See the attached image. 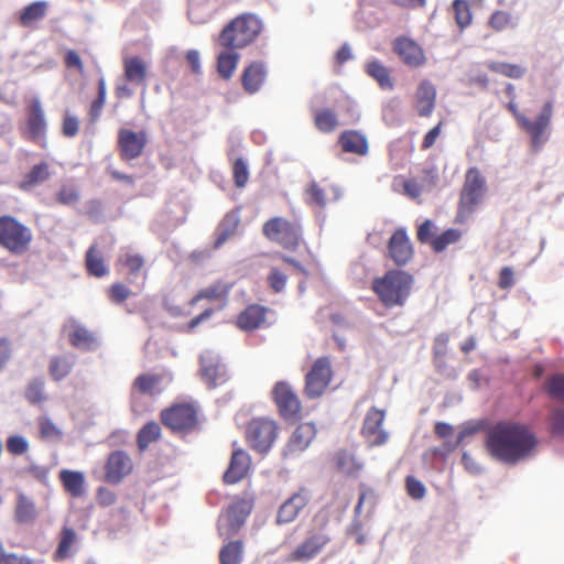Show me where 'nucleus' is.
<instances>
[{
  "label": "nucleus",
  "instance_id": "4",
  "mask_svg": "<svg viewBox=\"0 0 564 564\" xmlns=\"http://www.w3.org/2000/svg\"><path fill=\"white\" fill-rule=\"evenodd\" d=\"M487 191L486 178L478 167L471 166L466 171L459 193L455 221L465 223L475 213Z\"/></svg>",
  "mask_w": 564,
  "mask_h": 564
},
{
  "label": "nucleus",
  "instance_id": "29",
  "mask_svg": "<svg viewBox=\"0 0 564 564\" xmlns=\"http://www.w3.org/2000/svg\"><path fill=\"white\" fill-rule=\"evenodd\" d=\"M338 143L345 153H352L364 156L369 151L366 135L356 130H345L338 138Z\"/></svg>",
  "mask_w": 564,
  "mask_h": 564
},
{
  "label": "nucleus",
  "instance_id": "28",
  "mask_svg": "<svg viewBox=\"0 0 564 564\" xmlns=\"http://www.w3.org/2000/svg\"><path fill=\"white\" fill-rule=\"evenodd\" d=\"M269 310L259 304L248 305L237 317L240 329L251 332L260 328L265 323Z\"/></svg>",
  "mask_w": 564,
  "mask_h": 564
},
{
  "label": "nucleus",
  "instance_id": "57",
  "mask_svg": "<svg viewBox=\"0 0 564 564\" xmlns=\"http://www.w3.org/2000/svg\"><path fill=\"white\" fill-rule=\"evenodd\" d=\"M550 431L553 435L564 437V409L555 408L550 413Z\"/></svg>",
  "mask_w": 564,
  "mask_h": 564
},
{
  "label": "nucleus",
  "instance_id": "41",
  "mask_svg": "<svg viewBox=\"0 0 564 564\" xmlns=\"http://www.w3.org/2000/svg\"><path fill=\"white\" fill-rule=\"evenodd\" d=\"M76 532L74 529L68 527H63L61 533H59V541L57 549L54 552V560L55 561H63L70 556L72 554V547L74 546L76 542Z\"/></svg>",
  "mask_w": 564,
  "mask_h": 564
},
{
  "label": "nucleus",
  "instance_id": "16",
  "mask_svg": "<svg viewBox=\"0 0 564 564\" xmlns=\"http://www.w3.org/2000/svg\"><path fill=\"white\" fill-rule=\"evenodd\" d=\"M147 144L148 135L145 131H133L128 128L119 129L117 145L122 161H131L140 158Z\"/></svg>",
  "mask_w": 564,
  "mask_h": 564
},
{
  "label": "nucleus",
  "instance_id": "49",
  "mask_svg": "<svg viewBox=\"0 0 564 564\" xmlns=\"http://www.w3.org/2000/svg\"><path fill=\"white\" fill-rule=\"evenodd\" d=\"M24 398L31 404H40L46 401L44 380L42 378L31 380L24 390Z\"/></svg>",
  "mask_w": 564,
  "mask_h": 564
},
{
  "label": "nucleus",
  "instance_id": "22",
  "mask_svg": "<svg viewBox=\"0 0 564 564\" xmlns=\"http://www.w3.org/2000/svg\"><path fill=\"white\" fill-rule=\"evenodd\" d=\"M305 194L306 203L318 207H325L340 197L339 188L327 182H311L305 189Z\"/></svg>",
  "mask_w": 564,
  "mask_h": 564
},
{
  "label": "nucleus",
  "instance_id": "10",
  "mask_svg": "<svg viewBox=\"0 0 564 564\" xmlns=\"http://www.w3.org/2000/svg\"><path fill=\"white\" fill-rule=\"evenodd\" d=\"M253 505V496L237 498L219 518V534L227 538L235 535L245 524Z\"/></svg>",
  "mask_w": 564,
  "mask_h": 564
},
{
  "label": "nucleus",
  "instance_id": "34",
  "mask_svg": "<svg viewBox=\"0 0 564 564\" xmlns=\"http://www.w3.org/2000/svg\"><path fill=\"white\" fill-rule=\"evenodd\" d=\"M65 491L72 497H82L85 492V478L83 473L69 469H63L58 475Z\"/></svg>",
  "mask_w": 564,
  "mask_h": 564
},
{
  "label": "nucleus",
  "instance_id": "62",
  "mask_svg": "<svg viewBox=\"0 0 564 564\" xmlns=\"http://www.w3.org/2000/svg\"><path fill=\"white\" fill-rule=\"evenodd\" d=\"M79 131V120L77 117L65 113L62 121V133L66 138H74Z\"/></svg>",
  "mask_w": 564,
  "mask_h": 564
},
{
  "label": "nucleus",
  "instance_id": "6",
  "mask_svg": "<svg viewBox=\"0 0 564 564\" xmlns=\"http://www.w3.org/2000/svg\"><path fill=\"white\" fill-rule=\"evenodd\" d=\"M162 424L175 434H188L199 426V409L195 402H175L160 412Z\"/></svg>",
  "mask_w": 564,
  "mask_h": 564
},
{
  "label": "nucleus",
  "instance_id": "14",
  "mask_svg": "<svg viewBox=\"0 0 564 564\" xmlns=\"http://www.w3.org/2000/svg\"><path fill=\"white\" fill-rule=\"evenodd\" d=\"M273 401L280 415L291 422H296L301 416L302 405L292 387L285 381H279L272 390Z\"/></svg>",
  "mask_w": 564,
  "mask_h": 564
},
{
  "label": "nucleus",
  "instance_id": "61",
  "mask_svg": "<svg viewBox=\"0 0 564 564\" xmlns=\"http://www.w3.org/2000/svg\"><path fill=\"white\" fill-rule=\"evenodd\" d=\"M510 23H511L510 14L508 12L501 11V10L495 11L489 19L490 28L496 31L505 30L506 28L509 26Z\"/></svg>",
  "mask_w": 564,
  "mask_h": 564
},
{
  "label": "nucleus",
  "instance_id": "21",
  "mask_svg": "<svg viewBox=\"0 0 564 564\" xmlns=\"http://www.w3.org/2000/svg\"><path fill=\"white\" fill-rule=\"evenodd\" d=\"M389 257L397 265H405L413 257V248L405 229H397L388 242Z\"/></svg>",
  "mask_w": 564,
  "mask_h": 564
},
{
  "label": "nucleus",
  "instance_id": "11",
  "mask_svg": "<svg viewBox=\"0 0 564 564\" xmlns=\"http://www.w3.org/2000/svg\"><path fill=\"white\" fill-rule=\"evenodd\" d=\"M276 435L275 421L267 417L252 419L246 429L248 444L259 453H267L273 445Z\"/></svg>",
  "mask_w": 564,
  "mask_h": 564
},
{
  "label": "nucleus",
  "instance_id": "60",
  "mask_svg": "<svg viewBox=\"0 0 564 564\" xmlns=\"http://www.w3.org/2000/svg\"><path fill=\"white\" fill-rule=\"evenodd\" d=\"M405 487L408 495L413 499H422L425 496V486L413 476L406 477Z\"/></svg>",
  "mask_w": 564,
  "mask_h": 564
},
{
  "label": "nucleus",
  "instance_id": "3",
  "mask_svg": "<svg viewBox=\"0 0 564 564\" xmlns=\"http://www.w3.org/2000/svg\"><path fill=\"white\" fill-rule=\"evenodd\" d=\"M262 29L263 24L256 14L242 13L221 30L218 36L219 45L231 50L243 48L257 40Z\"/></svg>",
  "mask_w": 564,
  "mask_h": 564
},
{
  "label": "nucleus",
  "instance_id": "20",
  "mask_svg": "<svg viewBox=\"0 0 564 564\" xmlns=\"http://www.w3.org/2000/svg\"><path fill=\"white\" fill-rule=\"evenodd\" d=\"M199 375L209 389L226 383L229 379L227 369L219 358L213 356L200 357Z\"/></svg>",
  "mask_w": 564,
  "mask_h": 564
},
{
  "label": "nucleus",
  "instance_id": "1",
  "mask_svg": "<svg viewBox=\"0 0 564 564\" xmlns=\"http://www.w3.org/2000/svg\"><path fill=\"white\" fill-rule=\"evenodd\" d=\"M538 444V437L529 425L511 420L490 425L485 434L487 453L507 465H516L531 457Z\"/></svg>",
  "mask_w": 564,
  "mask_h": 564
},
{
  "label": "nucleus",
  "instance_id": "27",
  "mask_svg": "<svg viewBox=\"0 0 564 564\" xmlns=\"http://www.w3.org/2000/svg\"><path fill=\"white\" fill-rule=\"evenodd\" d=\"M316 435L315 426L312 423L300 424L291 435L286 446V455H295L305 451Z\"/></svg>",
  "mask_w": 564,
  "mask_h": 564
},
{
  "label": "nucleus",
  "instance_id": "43",
  "mask_svg": "<svg viewBox=\"0 0 564 564\" xmlns=\"http://www.w3.org/2000/svg\"><path fill=\"white\" fill-rule=\"evenodd\" d=\"M336 468L348 476L356 475L361 469V464L348 451H339L334 456Z\"/></svg>",
  "mask_w": 564,
  "mask_h": 564
},
{
  "label": "nucleus",
  "instance_id": "31",
  "mask_svg": "<svg viewBox=\"0 0 564 564\" xmlns=\"http://www.w3.org/2000/svg\"><path fill=\"white\" fill-rule=\"evenodd\" d=\"M51 177L50 165L47 162H40L31 167V170L23 175L18 184V187L23 192H30L34 187L43 184Z\"/></svg>",
  "mask_w": 564,
  "mask_h": 564
},
{
  "label": "nucleus",
  "instance_id": "37",
  "mask_svg": "<svg viewBox=\"0 0 564 564\" xmlns=\"http://www.w3.org/2000/svg\"><path fill=\"white\" fill-rule=\"evenodd\" d=\"M365 72L373 78L383 90H392L394 87L389 69L379 61H369L365 65Z\"/></svg>",
  "mask_w": 564,
  "mask_h": 564
},
{
  "label": "nucleus",
  "instance_id": "30",
  "mask_svg": "<svg viewBox=\"0 0 564 564\" xmlns=\"http://www.w3.org/2000/svg\"><path fill=\"white\" fill-rule=\"evenodd\" d=\"M240 225L238 212L227 213L216 228L214 249H219L228 239L236 235Z\"/></svg>",
  "mask_w": 564,
  "mask_h": 564
},
{
  "label": "nucleus",
  "instance_id": "40",
  "mask_svg": "<svg viewBox=\"0 0 564 564\" xmlns=\"http://www.w3.org/2000/svg\"><path fill=\"white\" fill-rule=\"evenodd\" d=\"M239 58V54L232 51H224L218 54L217 72L223 79L228 80L232 77L238 66Z\"/></svg>",
  "mask_w": 564,
  "mask_h": 564
},
{
  "label": "nucleus",
  "instance_id": "19",
  "mask_svg": "<svg viewBox=\"0 0 564 564\" xmlns=\"http://www.w3.org/2000/svg\"><path fill=\"white\" fill-rule=\"evenodd\" d=\"M308 501V490L305 488L299 489L279 507L275 519L276 523L288 524L295 521Z\"/></svg>",
  "mask_w": 564,
  "mask_h": 564
},
{
  "label": "nucleus",
  "instance_id": "7",
  "mask_svg": "<svg viewBox=\"0 0 564 564\" xmlns=\"http://www.w3.org/2000/svg\"><path fill=\"white\" fill-rule=\"evenodd\" d=\"M33 240L30 227L10 215L0 216V247L13 256L26 253Z\"/></svg>",
  "mask_w": 564,
  "mask_h": 564
},
{
  "label": "nucleus",
  "instance_id": "13",
  "mask_svg": "<svg viewBox=\"0 0 564 564\" xmlns=\"http://www.w3.org/2000/svg\"><path fill=\"white\" fill-rule=\"evenodd\" d=\"M330 542L324 529H312L304 540L289 554V562L306 563L315 558Z\"/></svg>",
  "mask_w": 564,
  "mask_h": 564
},
{
  "label": "nucleus",
  "instance_id": "50",
  "mask_svg": "<svg viewBox=\"0 0 564 564\" xmlns=\"http://www.w3.org/2000/svg\"><path fill=\"white\" fill-rule=\"evenodd\" d=\"M462 238V231L449 228L431 240V247L435 252L444 251L449 245L458 242Z\"/></svg>",
  "mask_w": 564,
  "mask_h": 564
},
{
  "label": "nucleus",
  "instance_id": "46",
  "mask_svg": "<svg viewBox=\"0 0 564 564\" xmlns=\"http://www.w3.org/2000/svg\"><path fill=\"white\" fill-rule=\"evenodd\" d=\"M144 264L145 259L142 254L129 250L122 252L117 260V265L123 267L132 275L139 273Z\"/></svg>",
  "mask_w": 564,
  "mask_h": 564
},
{
  "label": "nucleus",
  "instance_id": "18",
  "mask_svg": "<svg viewBox=\"0 0 564 564\" xmlns=\"http://www.w3.org/2000/svg\"><path fill=\"white\" fill-rule=\"evenodd\" d=\"M133 470L131 457L123 451L112 452L105 464V479L117 485Z\"/></svg>",
  "mask_w": 564,
  "mask_h": 564
},
{
  "label": "nucleus",
  "instance_id": "51",
  "mask_svg": "<svg viewBox=\"0 0 564 564\" xmlns=\"http://www.w3.org/2000/svg\"><path fill=\"white\" fill-rule=\"evenodd\" d=\"M544 391L550 398L564 402V373L550 376L544 382Z\"/></svg>",
  "mask_w": 564,
  "mask_h": 564
},
{
  "label": "nucleus",
  "instance_id": "9",
  "mask_svg": "<svg viewBox=\"0 0 564 564\" xmlns=\"http://www.w3.org/2000/svg\"><path fill=\"white\" fill-rule=\"evenodd\" d=\"M265 238L281 245L285 249L295 250L301 241V226L283 217H272L263 224Z\"/></svg>",
  "mask_w": 564,
  "mask_h": 564
},
{
  "label": "nucleus",
  "instance_id": "54",
  "mask_svg": "<svg viewBox=\"0 0 564 564\" xmlns=\"http://www.w3.org/2000/svg\"><path fill=\"white\" fill-rule=\"evenodd\" d=\"M55 199L61 205L70 206L79 200V192L74 185H63L56 193Z\"/></svg>",
  "mask_w": 564,
  "mask_h": 564
},
{
  "label": "nucleus",
  "instance_id": "2",
  "mask_svg": "<svg viewBox=\"0 0 564 564\" xmlns=\"http://www.w3.org/2000/svg\"><path fill=\"white\" fill-rule=\"evenodd\" d=\"M414 278L404 270L391 269L382 276L375 278L371 290L387 308L402 307L410 297Z\"/></svg>",
  "mask_w": 564,
  "mask_h": 564
},
{
  "label": "nucleus",
  "instance_id": "36",
  "mask_svg": "<svg viewBox=\"0 0 564 564\" xmlns=\"http://www.w3.org/2000/svg\"><path fill=\"white\" fill-rule=\"evenodd\" d=\"M37 518V510L32 499L24 494H19L14 509V519L18 523L30 524Z\"/></svg>",
  "mask_w": 564,
  "mask_h": 564
},
{
  "label": "nucleus",
  "instance_id": "44",
  "mask_svg": "<svg viewBox=\"0 0 564 564\" xmlns=\"http://www.w3.org/2000/svg\"><path fill=\"white\" fill-rule=\"evenodd\" d=\"M314 124L321 132L330 133L338 127L337 115L330 109H319L314 113Z\"/></svg>",
  "mask_w": 564,
  "mask_h": 564
},
{
  "label": "nucleus",
  "instance_id": "48",
  "mask_svg": "<svg viewBox=\"0 0 564 564\" xmlns=\"http://www.w3.org/2000/svg\"><path fill=\"white\" fill-rule=\"evenodd\" d=\"M243 545L241 541H232L224 545L219 552L221 564H240L242 560Z\"/></svg>",
  "mask_w": 564,
  "mask_h": 564
},
{
  "label": "nucleus",
  "instance_id": "15",
  "mask_svg": "<svg viewBox=\"0 0 564 564\" xmlns=\"http://www.w3.org/2000/svg\"><path fill=\"white\" fill-rule=\"evenodd\" d=\"M386 411L371 406L364 419L360 434L369 447H378L387 444L389 433L382 427Z\"/></svg>",
  "mask_w": 564,
  "mask_h": 564
},
{
  "label": "nucleus",
  "instance_id": "47",
  "mask_svg": "<svg viewBox=\"0 0 564 564\" xmlns=\"http://www.w3.org/2000/svg\"><path fill=\"white\" fill-rule=\"evenodd\" d=\"M487 67L494 73L512 79L522 78L527 72V69L521 65L505 62H490Z\"/></svg>",
  "mask_w": 564,
  "mask_h": 564
},
{
  "label": "nucleus",
  "instance_id": "8",
  "mask_svg": "<svg viewBox=\"0 0 564 564\" xmlns=\"http://www.w3.org/2000/svg\"><path fill=\"white\" fill-rule=\"evenodd\" d=\"M21 133L23 138L41 148L47 147V121L39 97H33L26 102L25 123Z\"/></svg>",
  "mask_w": 564,
  "mask_h": 564
},
{
  "label": "nucleus",
  "instance_id": "42",
  "mask_svg": "<svg viewBox=\"0 0 564 564\" xmlns=\"http://www.w3.org/2000/svg\"><path fill=\"white\" fill-rule=\"evenodd\" d=\"M161 437V426L155 421L145 423L137 434L138 448L143 452Z\"/></svg>",
  "mask_w": 564,
  "mask_h": 564
},
{
  "label": "nucleus",
  "instance_id": "59",
  "mask_svg": "<svg viewBox=\"0 0 564 564\" xmlns=\"http://www.w3.org/2000/svg\"><path fill=\"white\" fill-rule=\"evenodd\" d=\"M7 449L12 455H22L28 452V441L19 435L10 436L7 440Z\"/></svg>",
  "mask_w": 564,
  "mask_h": 564
},
{
  "label": "nucleus",
  "instance_id": "5",
  "mask_svg": "<svg viewBox=\"0 0 564 564\" xmlns=\"http://www.w3.org/2000/svg\"><path fill=\"white\" fill-rule=\"evenodd\" d=\"M507 109L513 115L519 127L529 134L532 150L539 151L549 139L547 130L553 117V102L547 100L535 120L522 115L514 100L508 102Z\"/></svg>",
  "mask_w": 564,
  "mask_h": 564
},
{
  "label": "nucleus",
  "instance_id": "17",
  "mask_svg": "<svg viewBox=\"0 0 564 564\" xmlns=\"http://www.w3.org/2000/svg\"><path fill=\"white\" fill-rule=\"evenodd\" d=\"M392 50L400 61L411 68H419L426 63L422 46L408 36L397 37L392 43Z\"/></svg>",
  "mask_w": 564,
  "mask_h": 564
},
{
  "label": "nucleus",
  "instance_id": "58",
  "mask_svg": "<svg viewBox=\"0 0 564 564\" xmlns=\"http://www.w3.org/2000/svg\"><path fill=\"white\" fill-rule=\"evenodd\" d=\"M269 286L275 292L279 293L283 291L285 288L288 276L280 269L273 267L268 275Z\"/></svg>",
  "mask_w": 564,
  "mask_h": 564
},
{
  "label": "nucleus",
  "instance_id": "64",
  "mask_svg": "<svg viewBox=\"0 0 564 564\" xmlns=\"http://www.w3.org/2000/svg\"><path fill=\"white\" fill-rule=\"evenodd\" d=\"M0 564H39L34 560L17 553H7L2 556Z\"/></svg>",
  "mask_w": 564,
  "mask_h": 564
},
{
  "label": "nucleus",
  "instance_id": "26",
  "mask_svg": "<svg viewBox=\"0 0 564 564\" xmlns=\"http://www.w3.org/2000/svg\"><path fill=\"white\" fill-rule=\"evenodd\" d=\"M268 69L263 62L256 61L248 64L241 74V85L246 93L253 95L263 86Z\"/></svg>",
  "mask_w": 564,
  "mask_h": 564
},
{
  "label": "nucleus",
  "instance_id": "32",
  "mask_svg": "<svg viewBox=\"0 0 564 564\" xmlns=\"http://www.w3.org/2000/svg\"><path fill=\"white\" fill-rule=\"evenodd\" d=\"M123 75L127 82L140 85L148 77V64L139 56H130L123 59Z\"/></svg>",
  "mask_w": 564,
  "mask_h": 564
},
{
  "label": "nucleus",
  "instance_id": "33",
  "mask_svg": "<svg viewBox=\"0 0 564 564\" xmlns=\"http://www.w3.org/2000/svg\"><path fill=\"white\" fill-rule=\"evenodd\" d=\"M67 337L69 344L78 349L93 350L98 345L95 334L79 324H73Z\"/></svg>",
  "mask_w": 564,
  "mask_h": 564
},
{
  "label": "nucleus",
  "instance_id": "56",
  "mask_svg": "<svg viewBox=\"0 0 564 564\" xmlns=\"http://www.w3.org/2000/svg\"><path fill=\"white\" fill-rule=\"evenodd\" d=\"M131 290L123 283L117 282L109 286L107 294L115 304H121L131 295Z\"/></svg>",
  "mask_w": 564,
  "mask_h": 564
},
{
  "label": "nucleus",
  "instance_id": "35",
  "mask_svg": "<svg viewBox=\"0 0 564 564\" xmlns=\"http://www.w3.org/2000/svg\"><path fill=\"white\" fill-rule=\"evenodd\" d=\"M85 265L88 274L96 278H102L109 272L105 258L97 245H91L86 251Z\"/></svg>",
  "mask_w": 564,
  "mask_h": 564
},
{
  "label": "nucleus",
  "instance_id": "12",
  "mask_svg": "<svg viewBox=\"0 0 564 564\" xmlns=\"http://www.w3.org/2000/svg\"><path fill=\"white\" fill-rule=\"evenodd\" d=\"M333 378L330 359L326 356L317 358L305 376L304 393L308 399L322 397L328 389Z\"/></svg>",
  "mask_w": 564,
  "mask_h": 564
},
{
  "label": "nucleus",
  "instance_id": "53",
  "mask_svg": "<svg viewBox=\"0 0 564 564\" xmlns=\"http://www.w3.org/2000/svg\"><path fill=\"white\" fill-rule=\"evenodd\" d=\"M232 178L236 187L242 188L249 180V169L246 161L241 158L235 160L232 164Z\"/></svg>",
  "mask_w": 564,
  "mask_h": 564
},
{
  "label": "nucleus",
  "instance_id": "23",
  "mask_svg": "<svg viewBox=\"0 0 564 564\" xmlns=\"http://www.w3.org/2000/svg\"><path fill=\"white\" fill-rule=\"evenodd\" d=\"M232 284L223 280L215 281L210 285L200 289L188 302L189 306H195L202 300L208 302H220L218 310L226 306Z\"/></svg>",
  "mask_w": 564,
  "mask_h": 564
},
{
  "label": "nucleus",
  "instance_id": "24",
  "mask_svg": "<svg viewBox=\"0 0 564 564\" xmlns=\"http://www.w3.org/2000/svg\"><path fill=\"white\" fill-rule=\"evenodd\" d=\"M251 465V459L249 454L241 449H234L230 458L229 466L223 476V480L225 484L234 485L243 479Z\"/></svg>",
  "mask_w": 564,
  "mask_h": 564
},
{
  "label": "nucleus",
  "instance_id": "63",
  "mask_svg": "<svg viewBox=\"0 0 564 564\" xmlns=\"http://www.w3.org/2000/svg\"><path fill=\"white\" fill-rule=\"evenodd\" d=\"M516 283L514 271L511 267H503L499 272L498 288L501 290H508Z\"/></svg>",
  "mask_w": 564,
  "mask_h": 564
},
{
  "label": "nucleus",
  "instance_id": "39",
  "mask_svg": "<svg viewBox=\"0 0 564 564\" xmlns=\"http://www.w3.org/2000/svg\"><path fill=\"white\" fill-rule=\"evenodd\" d=\"M48 3L46 1H34L26 6L19 15V22L22 26L29 28L34 22L42 20L47 12Z\"/></svg>",
  "mask_w": 564,
  "mask_h": 564
},
{
  "label": "nucleus",
  "instance_id": "52",
  "mask_svg": "<svg viewBox=\"0 0 564 564\" xmlns=\"http://www.w3.org/2000/svg\"><path fill=\"white\" fill-rule=\"evenodd\" d=\"M453 10L455 21L460 30H464L471 24L473 14L467 0H454Z\"/></svg>",
  "mask_w": 564,
  "mask_h": 564
},
{
  "label": "nucleus",
  "instance_id": "55",
  "mask_svg": "<svg viewBox=\"0 0 564 564\" xmlns=\"http://www.w3.org/2000/svg\"><path fill=\"white\" fill-rule=\"evenodd\" d=\"M39 429L40 436L43 440H59L62 437V432L47 416L39 419Z\"/></svg>",
  "mask_w": 564,
  "mask_h": 564
},
{
  "label": "nucleus",
  "instance_id": "25",
  "mask_svg": "<svg viewBox=\"0 0 564 564\" xmlns=\"http://www.w3.org/2000/svg\"><path fill=\"white\" fill-rule=\"evenodd\" d=\"M436 104V87L429 80L423 79L420 82L415 95L414 107L420 117H430Z\"/></svg>",
  "mask_w": 564,
  "mask_h": 564
},
{
  "label": "nucleus",
  "instance_id": "38",
  "mask_svg": "<svg viewBox=\"0 0 564 564\" xmlns=\"http://www.w3.org/2000/svg\"><path fill=\"white\" fill-rule=\"evenodd\" d=\"M75 356H54L48 364V373L55 381L66 378L73 369Z\"/></svg>",
  "mask_w": 564,
  "mask_h": 564
},
{
  "label": "nucleus",
  "instance_id": "45",
  "mask_svg": "<svg viewBox=\"0 0 564 564\" xmlns=\"http://www.w3.org/2000/svg\"><path fill=\"white\" fill-rule=\"evenodd\" d=\"M161 376L159 375H140L133 381V387L142 394H156L160 389Z\"/></svg>",
  "mask_w": 564,
  "mask_h": 564
}]
</instances>
